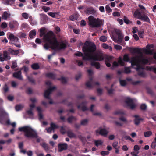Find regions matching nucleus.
I'll list each match as a JSON object with an SVG mask.
<instances>
[{
  "label": "nucleus",
  "mask_w": 156,
  "mask_h": 156,
  "mask_svg": "<svg viewBox=\"0 0 156 156\" xmlns=\"http://www.w3.org/2000/svg\"><path fill=\"white\" fill-rule=\"evenodd\" d=\"M96 47L94 43L87 44L85 43L83 47L82 50L84 52V55L80 52L78 51L75 53L76 56L82 57L83 59L85 61H101L104 59L106 66H111V64L113 57L110 56H106L101 53H95L94 51Z\"/></svg>",
  "instance_id": "1"
},
{
  "label": "nucleus",
  "mask_w": 156,
  "mask_h": 156,
  "mask_svg": "<svg viewBox=\"0 0 156 156\" xmlns=\"http://www.w3.org/2000/svg\"><path fill=\"white\" fill-rule=\"evenodd\" d=\"M131 50L133 53H137L140 55V56H136L131 58L130 61L131 66L138 71V74L139 76L141 77H145L146 75L143 71L142 65L147 63L148 60L143 57L141 52L139 49L133 48L131 49Z\"/></svg>",
  "instance_id": "2"
},
{
  "label": "nucleus",
  "mask_w": 156,
  "mask_h": 156,
  "mask_svg": "<svg viewBox=\"0 0 156 156\" xmlns=\"http://www.w3.org/2000/svg\"><path fill=\"white\" fill-rule=\"evenodd\" d=\"M43 39L45 43L44 47L47 50L50 48L57 50L65 48L66 46L67 42L66 41L58 42L54 34L51 31L49 32L44 35Z\"/></svg>",
  "instance_id": "3"
},
{
  "label": "nucleus",
  "mask_w": 156,
  "mask_h": 156,
  "mask_svg": "<svg viewBox=\"0 0 156 156\" xmlns=\"http://www.w3.org/2000/svg\"><path fill=\"white\" fill-rule=\"evenodd\" d=\"M19 131L23 132L25 136L28 138L37 137V134L35 131L33 130L30 126H26L18 128Z\"/></svg>",
  "instance_id": "4"
},
{
  "label": "nucleus",
  "mask_w": 156,
  "mask_h": 156,
  "mask_svg": "<svg viewBox=\"0 0 156 156\" xmlns=\"http://www.w3.org/2000/svg\"><path fill=\"white\" fill-rule=\"evenodd\" d=\"M8 114L5 112L3 109L0 110V122L2 124H4L6 122L7 124L11 125L13 127L16 126V122L11 123L9 119H8Z\"/></svg>",
  "instance_id": "5"
},
{
  "label": "nucleus",
  "mask_w": 156,
  "mask_h": 156,
  "mask_svg": "<svg viewBox=\"0 0 156 156\" xmlns=\"http://www.w3.org/2000/svg\"><path fill=\"white\" fill-rule=\"evenodd\" d=\"M89 25L92 27H98L103 24L104 21L99 18H96L92 16L88 17Z\"/></svg>",
  "instance_id": "6"
},
{
  "label": "nucleus",
  "mask_w": 156,
  "mask_h": 156,
  "mask_svg": "<svg viewBox=\"0 0 156 156\" xmlns=\"http://www.w3.org/2000/svg\"><path fill=\"white\" fill-rule=\"evenodd\" d=\"M123 36L121 33V31L118 29H115L114 33L112 35V40L115 42L120 44L122 41Z\"/></svg>",
  "instance_id": "7"
},
{
  "label": "nucleus",
  "mask_w": 156,
  "mask_h": 156,
  "mask_svg": "<svg viewBox=\"0 0 156 156\" xmlns=\"http://www.w3.org/2000/svg\"><path fill=\"white\" fill-rule=\"evenodd\" d=\"M46 84L49 87L48 90H46L44 93V97L45 98L49 99V95L52 93L53 90L56 89L55 86L52 87H51V83L49 81H47L46 82Z\"/></svg>",
  "instance_id": "8"
},
{
  "label": "nucleus",
  "mask_w": 156,
  "mask_h": 156,
  "mask_svg": "<svg viewBox=\"0 0 156 156\" xmlns=\"http://www.w3.org/2000/svg\"><path fill=\"white\" fill-rule=\"evenodd\" d=\"M30 101L32 103L30 105V109L27 111V112L29 115L33 116V113L32 112V109L35 107L34 103L36 102L37 100L35 98H32L30 99Z\"/></svg>",
  "instance_id": "9"
},
{
  "label": "nucleus",
  "mask_w": 156,
  "mask_h": 156,
  "mask_svg": "<svg viewBox=\"0 0 156 156\" xmlns=\"http://www.w3.org/2000/svg\"><path fill=\"white\" fill-rule=\"evenodd\" d=\"M125 103L132 109H134L136 107V105L134 102V101L129 98H126Z\"/></svg>",
  "instance_id": "10"
},
{
  "label": "nucleus",
  "mask_w": 156,
  "mask_h": 156,
  "mask_svg": "<svg viewBox=\"0 0 156 156\" xmlns=\"http://www.w3.org/2000/svg\"><path fill=\"white\" fill-rule=\"evenodd\" d=\"M96 133L97 135L100 134L104 136H106L108 133V131L104 128H100L96 130Z\"/></svg>",
  "instance_id": "11"
},
{
  "label": "nucleus",
  "mask_w": 156,
  "mask_h": 156,
  "mask_svg": "<svg viewBox=\"0 0 156 156\" xmlns=\"http://www.w3.org/2000/svg\"><path fill=\"white\" fill-rule=\"evenodd\" d=\"M118 63L116 61H114L113 62L112 68V69H113L114 67L118 66L119 64L122 66H125L124 62L123 61L121 57H119V59L118 61Z\"/></svg>",
  "instance_id": "12"
},
{
  "label": "nucleus",
  "mask_w": 156,
  "mask_h": 156,
  "mask_svg": "<svg viewBox=\"0 0 156 156\" xmlns=\"http://www.w3.org/2000/svg\"><path fill=\"white\" fill-rule=\"evenodd\" d=\"M146 13H143L141 16H140L138 17H137V19L144 22H149L150 19L148 17V15Z\"/></svg>",
  "instance_id": "13"
},
{
  "label": "nucleus",
  "mask_w": 156,
  "mask_h": 156,
  "mask_svg": "<svg viewBox=\"0 0 156 156\" xmlns=\"http://www.w3.org/2000/svg\"><path fill=\"white\" fill-rule=\"evenodd\" d=\"M11 15L9 11H5L2 15V17L4 20H7L9 19Z\"/></svg>",
  "instance_id": "14"
},
{
  "label": "nucleus",
  "mask_w": 156,
  "mask_h": 156,
  "mask_svg": "<svg viewBox=\"0 0 156 156\" xmlns=\"http://www.w3.org/2000/svg\"><path fill=\"white\" fill-rule=\"evenodd\" d=\"M68 147V145L66 143H61L58 145V150L61 151L63 150H66Z\"/></svg>",
  "instance_id": "15"
},
{
  "label": "nucleus",
  "mask_w": 156,
  "mask_h": 156,
  "mask_svg": "<svg viewBox=\"0 0 156 156\" xmlns=\"http://www.w3.org/2000/svg\"><path fill=\"white\" fill-rule=\"evenodd\" d=\"M9 39L10 40L11 43L16 42L18 40V38L15 37L14 35L12 34H10L9 36Z\"/></svg>",
  "instance_id": "16"
},
{
  "label": "nucleus",
  "mask_w": 156,
  "mask_h": 156,
  "mask_svg": "<svg viewBox=\"0 0 156 156\" xmlns=\"http://www.w3.org/2000/svg\"><path fill=\"white\" fill-rule=\"evenodd\" d=\"M13 76L14 77L19 80H22L23 79L21 71H19L14 73Z\"/></svg>",
  "instance_id": "17"
},
{
  "label": "nucleus",
  "mask_w": 156,
  "mask_h": 156,
  "mask_svg": "<svg viewBox=\"0 0 156 156\" xmlns=\"http://www.w3.org/2000/svg\"><path fill=\"white\" fill-rule=\"evenodd\" d=\"M113 147L115 150V152L116 153L118 154L119 151L120 147L118 145V142L116 141L114 142L112 144Z\"/></svg>",
  "instance_id": "18"
},
{
  "label": "nucleus",
  "mask_w": 156,
  "mask_h": 156,
  "mask_svg": "<svg viewBox=\"0 0 156 156\" xmlns=\"http://www.w3.org/2000/svg\"><path fill=\"white\" fill-rule=\"evenodd\" d=\"M37 110L38 112V115L39 117V119L41 121L43 119V116L42 114V110L41 108L40 107H38L37 108Z\"/></svg>",
  "instance_id": "19"
},
{
  "label": "nucleus",
  "mask_w": 156,
  "mask_h": 156,
  "mask_svg": "<svg viewBox=\"0 0 156 156\" xmlns=\"http://www.w3.org/2000/svg\"><path fill=\"white\" fill-rule=\"evenodd\" d=\"M95 107V105H92L90 108V111L92 112L93 114L94 115H101V113L100 112H94L93 108Z\"/></svg>",
  "instance_id": "20"
},
{
  "label": "nucleus",
  "mask_w": 156,
  "mask_h": 156,
  "mask_svg": "<svg viewBox=\"0 0 156 156\" xmlns=\"http://www.w3.org/2000/svg\"><path fill=\"white\" fill-rule=\"evenodd\" d=\"M19 26V24L16 21H14L13 23H9V26L10 28L12 29L15 27H17Z\"/></svg>",
  "instance_id": "21"
},
{
  "label": "nucleus",
  "mask_w": 156,
  "mask_h": 156,
  "mask_svg": "<svg viewBox=\"0 0 156 156\" xmlns=\"http://www.w3.org/2000/svg\"><path fill=\"white\" fill-rule=\"evenodd\" d=\"M135 119L134 120L135 123L136 125H138L140 123V122L142 120V119L140 118L137 115H135L134 116Z\"/></svg>",
  "instance_id": "22"
},
{
  "label": "nucleus",
  "mask_w": 156,
  "mask_h": 156,
  "mask_svg": "<svg viewBox=\"0 0 156 156\" xmlns=\"http://www.w3.org/2000/svg\"><path fill=\"white\" fill-rule=\"evenodd\" d=\"M67 133L68 136L70 138H75L76 137V135L71 131H68Z\"/></svg>",
  "instance_id": "23"
},
{
  "label": "nucleus",
  "mask_w": 156,
  "mask_h": 156,
  "mask_svg": "<svg viewBox=\"0 0 156 156\" xmlns=\"http://www.w3.org/2000/svg\"><path fill=\"white\" fill-rule=\"evenodd\" d=\"M79 108L81 109L82 110L84 111L88 109L86 108L84 103H82L80 106H78Z\"/></svg>",
  "instance_id": "24"
},
{
  "label": "nucleus",
  "mask_w": 156,
  "mask_h": 156,
  "mask_svg": "<svg viewBox=\"0 0 156 156\" xmlns=\"http://www.w3.org/2000/svg\"><path fill=\"white\" fill-rule=\"evenodd\" d=\"M141 13L139 12L138 9H137L133 14V16L135 17H138L140 16H141Z\"/></svg>",
  "instance_id": "25"
},
{
  "label": "nucleus",
  "mask_w": 156,
  "mask_h": 156,
  "mask_svg": "<svg viewBox=\"0 0 156 156\" xmlns=\"http://www.w3.org/2000/svg\"><path fill=\"white\" fill-rule=\"evenodd\" d=\"M91 64V66H95L97 69H99L100 68V65L99 62H92Z\"/></svg>",
  "instance_id": "26"
},
{
  "label": "nucleus",
  "mask_w": 156,
  "mask_h": 156,
  "mask_svg": "<svg viewBox=\"0 0 156 156\" xmlns=\"http://www.w3.org/2000/svg\"><path fill=\"white\" fill-rule=\"evenodd\" d=\"M9 51L12 55H17L19 53L18 50H12L11 48H9Z\"/></svg>",
  "instance_id": "27"
},
{
  "label": "nucleus",
  "mask_w": 156,
  "mask_h": 156,
  "mask_svg": "<svg viewBox=\"0 0 156 156\" xmlns=\"http://www.w3.org/2000/svg\"><path fill=\"white\" fill-rule=\"evenodd\" d=\"M139 6L140 9L142 10L141 13H142L148 12L146 10L145 7L142 5H139Z\"/></svg>",
  "instance_id": "28"
},
{
  "label": "nucleus",
  "mask_w": 156,
  "mask_h": 156,
  "mask_svg": "<svg viewBox=\"0 0 156 156\" xmlns=\"http://www.w3.org/2000/svg\"><path fill=\"white\" fill-rule=\"evenodd\" d=\"M36 35V31L35 30H34L31 31L29 34V37L31 38H33L34 36H35Z\"/></svg>",
  "instance_id": "29"
},
{
  "label": "nucleus",
  "mask_w": 156,
  "mask_h": 156,
  "mask_svg": "<svg viewBox=\"0 0 156 156\" xmlns=\"http://www.w3.org/2000/svg\"><path fill=\"white\" fill-rule=\"evenodd\" d=\"M78 17L77 14H73L71 15L70 17V20L72 21H73L76 20Z\"/></svg>",
  "instance_id": "30"
},
{
  "label": "nucleus",
  "mask_w": 156,
  "mask_h": 156,
  "mask_svg": "<svg viewBox=\"0 0 156 156\" xmlns=\"http://www.w3.org/2000/svg\"><path fill=\"white\" fill-rule=\"evenodd\" d=\"M94 143L95 145L98 147L99 145H101L103 143V142L101 140H95Z\"/></svg>",
  "instance_id": "31"
},
{
  "label": "nucleus",
  "mask_w": 156,
  "mask_h": 156,
  "mask_svg": "<svg viewBox=\"0 0 156 156\" xmlns=\"http://www.w3.org/2000/svg\"><path fill=\"white\" fill-rule=\"evenodd\" d=\"M3 56L5 59V60H9L10 58V57L8 56V53L7 51H4Z\"/></svg>",
  "instance_id": "32"
},
{
  "label": "nucleus",
  "mask_w": 156,
  "mask_h": 156,
  "mask_svg": "<svg viewBox=\"0 0 156 156\" xmlns=\"http://www.w3.org/2000/svg\"><path fill=\"white\" fill-rule=\"evenodd\" d=\"M142 52L143 53L147 54H151L152 53V51L151 50L145 48L143 49Z\"/></svg>",
  "instance_id": "33"
},
{
  "label": "nucleus",
  "mask_w": 156,
  "mask_h": 156,
  "mask_svg": "<svg viewBox=\"0 0 156 156\" xmlns=\"http://www.w3.org/2000/svg\"><path fill=\"white\" fill-rule=\"evenodd\" d=\"M50 126L51 128L53 131L55 129H57L58 127V126L53 123H51L50 124Z\"/></svg>",
  "instance_id": "34"
},
{
  "label": "nucleus",
  "mask_w": 156,
  "mask_h": 156,
  "mask_svg": "<svg viewBox=\"0 0 156 156\" xmlns=\"http://www.w3.org/2000/svg\"><path fill=\"white\" fill-rule=\"evenodd\" d=\"M88 122V120L87 119H84L81 120V124L83 126H86L87 125Z\"/></svg>",
  "instance_id": "35"
},
{
  "label": "nucleus",
  "mask_w": 156,
  "mask_h": 156,
  "mask_svg": "<svg viewBox=\"0 0 156 156\" xmlns=\"http://www.w3.org/2000/svg\"><path fill=\"white\" fill-rule=\"evenodd\" d=\"M23 105H17L16 106V110L17 111H20L21 110V109H22V108H23Z\"/></svg>",
  "instance_id": "36"
},
{
  "label": "nucleus",
  "mask_w": 156,
  "mask_h": 156,
  "mask_svg": "<svg viewBox=\"0 0 156 156\" xmlns=\"http://www.w3.org/2000/svg\"><path fill=\"white\" fill-rule=\"evenodd\" d=\"M48 15L50 16L51 17L53 18H55L56 17V16L57 14V12H49L48 13Z\"/></svg>",
  "instance_id": "37"
},
{
  "label": "nucleus",
  "mask_w": 156,
  "mask_h": 156,
  "mask_svg": "<svg viewBox=\"0 0 156 156\" xmlns=\"http://www.w3.org/2000/svg\"><path fill=\"white\" fill-rule=\"evenodd\" d=\"M102 47L103 48L105 49H108L111 50H112V48L111 46L108 45L105 43L102 44Z\"/></svg>",
  "instance_id": "38"
},
{
  "label": "nucleus",
  "mask_w": 156,
  "mask_h": 156,
  "mask_svg": "<svg viewBox=\"0 0 156 156\" xmlns=\"http://www.w3.org/2000/svg\"><path fill=\"white\" fill-rule=\"evenodd\" d=\"M76 120V119L75 117L71 116L69 117L68 119V121L69 123H71L72 122L75 121Z\"/></svg>",
  "instance_id": "39"
},
{
  "label": "nucleus",
  "mask_w": 156,
  "mask_h": 156,
  "mask_svg": "<svg viewBox=\"0 0 156 156\" xmlns=\"http://www.w3.org/2000/svg\"><path fill=\"white\" fill-rule=\"evenodd\" d=\"M7 4L11 5L15 2V0H5Z\"/></svg>",
  "instance_id": "40"
},
{
  "label": "nucleus",
  "mask_w": 156,
  "mask_h": 156,
  "mask_svg": "<svg viewBox=\"0 0 156 156\" xmlns=\"http://www.w3.org/2000/svg\"><path fill=\"white\" fill-rule=\"evenodd\" d=\"M31 67L34 69H37L39 68V66L37 64L34 63L31 66Z\"/></svg>",
  "instance_id": "41"
},
{
  "label": "nucleus",
  "mask_w": 156,
  "mask_h": 156,
  "mask_svg": "<svg viewBox=\"0 0 156 156\" xmlns=\"http://www.w3.org/2000/svg\"><path fill=\"white\" fill-rule=\"evenodd\" d=\"M100 40L103 42H105L107 40V37L105 36H102L100 37Z\"/></svg>",
  "instance_id": "42"
},
{
  "label": "nucleus",
  "mask_w": 156,
  "mask_h": 156,
  "mask_svg": "<svg viewBox=\"0 0 156 156\" xmlns=\"http://www.w3.org/2000/svg\"><path fill=\"white\" fill-rule=\"evenodd\" d=\"M41 146L44 148L45 150H48V145L45 143H43L41 144Z\"/></svg>",
  "instance_id": "43"
},
{
  "label": "nucleus",
  "mask_w": 156,
  "mask_h": 156,
  "mask_svg": "<svg viewBox=\"0 0 156 156\" xmlns=\"http://www.w3.org/2000/svg\"><path fill=\"white\" fill-rule=\"evenodd\" d=\"M130 72V67H125L124 70V72L125 73L128 74Z\"/></svg>",
  "instance_id": "44"
},
{
  "label": "nucleus",
  "mask_w": 156,
  "mask_h": 156,
  "mask_svg": "<svg viewBox=\"0 0 156 156\" xmlns=\"http://www.w3.org/2000/svg\"><path fill=\"white\" fill-rule=\"evenodd\" d=\"M152 134V133L151 131H148L145 132L144 133V136L146 137H149Z\"/></svg>",
  "instance_id": "45"
},
{
  "label": "nucleus",
  "mask_w": 156,
  "mask_h": 156,
  "mask_svg": "<svg viewBox=\"0 0 156 156\" xmlns=\"http://www.w3.org/2000/svg\"><path fill=\"white\" fill-rule=\"evenodd\" d=\"M42 8L44 12H46L49 10L50 8L48 7H47L45 6H43L42 7Z\"/></svg>",
  "instance_id": "46"
},
{
  "label": "nucleus",
  "mask_w": 156,
  "mask_h": 156,
  "mask_svg": "<svg viewBox=\"0 0 156 156\" xmlns=\"http://www.w3.org/2000/svg\"><path fill=\"white\" fill-rule=\"evenodd\" d=\"M120 85L122 86H126V81L125 80H120Z\"/></svg>",
  "instance_id": "47"
},
{
  "label": "nucleus",
  "mask_w": 156,
  "mask_h": 156,
  "mask_svg": "<svg viewBox=\"0 0 156 156\" xmlns=\"http://www.w3.org/2000/svg\"><path fill=\"white\" fill-rule=\"evenodd\" d=\"M123 60L124 61L126 62H129V58L128 55H124L123 57Z\"/></svg>",
  "instance_id": "48"
},
{
  "label": "nucleus",
  "mask_w": 156,
  "mask_h": 156,
  "mask_svg": "<svg viewBox=\"0 0 156 156\" xmlns=\"http://www.w3.org/2000/svg\"><path fill=\"white\" fill-rule=\"evenodd\" d=\"M86 85L88 88H91L92 86V83L91 81H88L86 83Z\"/></svg>",
  "instance_id": "49"
},
{
  "label": "nucleus",
  "mask_w": 156,
  "mask_h": 156,
  "mask_svg": "<svg viewBox=\"0 0 156 156\" xmlns=\"http://www.w3.org/2000/svg\"><path fill=\"white\" fill-rule=\"evenodd\" d=\"M106 10L108 13L111 12H112V9L108 5H107L105 6Z\"/></svg>",
  "instance_id": "50"
},
{
  "label": "nucleus",
  "mask_w": 156,
  "mask_h": 156,
  "mask_svg": "<svg viewBox=\"0 0 156 156\" xmlns=\"http://www.w3.org/2000/svg\"><path fill=\"white\" fill-rule=\"evenodd\" d=\"M76 62L77 63L78 65L79 66H83V63L82 61L80 60H76Z\"/></svg>",
  "instance_id": "51"
},
{
  "label": "nucleus",
  "mask_w": 156,
  "mask_h": 156,
  "mask_svg": "<svg viewBox=\"0 0 156 156\" xmlns=\"http://www.w3.org/2000/svg\"><path fill=\"white\" fill-rule=\"evenodd\" d=\"M22 15L23 17L25 19H27L29 17V15L27 13H23Z\"/></svg>",
  "instance_id": "52"
},
{
  "label": "nucleus",
  "mask_w": 156,
  "mask_h": 156,
  "mask_svg": "<svg viewBox=\"0 0 156 156\" xmlns=\"http://www.w3.org/2000/svg\"><path fill=\"white\" fill-rule=\"evenodd\" d=\"M124 112L121 111L119 110L115 111L114 114L115 115L122 114H124Z\"/></svg>",
  "instance_id": "53"
},
{
  "label": "nucleus",
  "mask_w": 156,
  "mask_h": 156,
  "mask_svg": "<svg viewBox=\"0 0 156 156\" xmlns=\"http://www.w3.org/2000/svg\"><path fill=\"white\" fill-rule=\"evenodd\" d=\"M44 29L42 28L40 29V36L41 37L42 36L44 33Z\"/></svg>",
  "instance_id": "54"
},
{
  "label": "nucleus",
  "mask_w": 156,
  "mask_h": 156,
  "mask_svg": "<svg viewBox=\"0 0 156 156\" xmlns=\"http://www.w3.org/2000/svg\"><path fill=\"white\" fill-rule=\"evenodd\" d=\"M140 107L141 109L144 110L146 109L147 106L146 104H143L141 105Z\"/></svg>",
  "instance_id": "55"
},
{
  "label": "nucleus",
  "mask_w": 156,
  "mask_h": 156,
  "mask_svg": "<svg viewBox=\"0 0 156 156\" xmlns=\"http://www.w3.org/2000/svg\"><path fill=\"white\" fill-rule=\"evenodd\" d=\"M41 19L45 20L47 19V16L46 15L44 14H40Z\"/></svg>",
  "instance_id": "56"
},
{
  "label": "nucleus",
  "mask_w": 156,
  "mask_h": 156,
  "mask_svg": "<svg viewBox=\"0 0 156 156\" xmlns=\"http://www.w3.org/2000/svg\"><path fill=\"white\" fill-rule=\"evenodd\" d=\"M114 48L117 50H120L122 49L121 46L118 45L114 44Z\"/></svg>",
  "instance_id": "57"
},
{
  "label": "nucleus",
  "mask_w": 156,
  "mask_h": 156,
  "mask_svg": "<svg viewBox=\"0 0 156 156\" xmlns=\"http://www.w3.org/2000/svg\"><path fill=\"white\" fill-rule=\"evenodd\" d=\"M109 152L108 151H103L101 152V154L102 155L105 156L108 155L109 154Z\"/></svg>",
  "instance_id": "58"
},
{
  "label": "nucleus",
  "mask_w": 156,
  "mask_h": 156,
  "mask_svg": "<svg viewBox=\"0 0 156 156\" xmlns=\"http://www.w3.org/2000/svg\"><path fill=\"white\" fill-rule=\"evenodd\" d=\"M46 75L48 77H51L52 78H53L54 77V74L52 73H47Z\"/></svg>",
  "instance_id": "59"
},
{
  "label": "nucleus",
  "mask_w": 156,
  "mask_h": 156,
  "mask_svg": "<svg viewBox=\"0 0 156 156\" xmlns=\"http://www.w3.org/2000/svg\"><path fill=\"white\" fill-rule=\"evenodd\" d=\"M139 151H133L131 152V154L132 156H138Z\"/></svg>",
  "instance_id": "60"
},
{
  "label": "nucleus",
  "mask_w": 156,
  "mask_h": 156,
  "mask_svg": "<svg viewBox=\"0 0 156 156\" xmlns=\"http://www.w3.org/2000/svg\"><path fill=\"white\" fill-rule=\"evenodd\" d=\"M26 34L24 33H21L19 34V35H18V36L21 38H23L25 37L26 36Z\"/></svg>",
  "instance_id": "61"
},
{
  "label": "nucleus",
  "mask_w": 156,
  "mask_h": 156,
  "mask_svg": "<svg viewBox=\"0 0 156 156\" xmlns=\"http://www.w3.org/2000/svg\"><path fill=\"white\" fill-rule=\"evenodd\" d=\"M59 80H60L63 83H65L67 82L66 79L63 77H61V78L59 79Z\"/></svg>",
  "instance_id": "62"
},
{
  "label": "nucleus",
  "mask_w": 156,
  "mask_h": 156,
  "mask_svg": "<svg viewBox=\"0 0 156 156\" xmlns=\"http://www.w3.org/2000/svg\"><path fill=\"white\" fill-rule=\"evenodd\" d=\"M7 24L5 22L3 23L1 25V27L2 28H6L7 27Z\"/></svg>",
  "instance_id": "63"
},
{
  "label": "nucleus",
  "mask_w": 156,
  "mask_h": 156,
  "mask_svg": "<svg viewBox=\"0 0 156 156\" xmlns=\"http://www.w3.org/2000/svg\"><path fill=\"white\" fill-rule=\"evenodd\" d=\"M140 149V147L138 145H135L134 147V150L136 151H138Z\"/></svg>",
  "instance_id": "64"
}]
</instances>
